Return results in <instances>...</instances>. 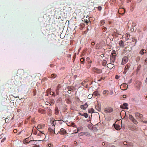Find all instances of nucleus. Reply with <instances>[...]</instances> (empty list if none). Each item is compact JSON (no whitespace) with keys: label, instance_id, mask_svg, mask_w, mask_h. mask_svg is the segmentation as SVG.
Masks as SVG:
<instances>
[{"label":"nucleus","instance_id":"1","mask_svg":"<svg viewBox=\"0 0 147 147\" xmlns=\"http://www.w3.org/2000/svg\"><path fill=\"white\" fill-rule=\"evenodd\" d=\"M142 85V82L140 81H136L135 82L134 85L137 91L140 89Z\"/></svg>","mask_w":147,"mask_h":147},{"label":"nucleus","instance_id":"2","mask_svg":"<svg viewBox=\"0 0 147 147\" xmlns=\"http://www.w3.org/2000/svg\"><path fill=\"white\" fill-rule=\"evenodd\" d=\"M116 54L115 53H112L110 55V62L114 63L116 57Z\"/></svg>","mask_w":147,"mask_h":147},{"label":"nucleus","instance_id":"3","mask_svg":"<svg viewBox=\"0 0 147 147\" xmlns=\"http://www.w3.org/2000/svg\"><path fill=\"white\" fill-rule=\"evenodd\" d=\"M135 115L136 117L138 119H140V120H142L143 118V115L139 113L136 112L135 113Z\"/></svg>","mask_w":147,"mask_h":147},{"label":"nucleus","instance_id":"4","mask_svg":"<svg viewBox=\"0 0 147 147\" xmlns=\"http://www.w3.org/2000/svg\"><path fill=\"white\" fill-rule=\"evenodd\" d=\"M113 109L111 107L105 108L104 109V111L106 113H109L113 112Z\"/></svg>","mask_w":147,"mask_h":147},{"label":"nucleus","instance_id":"5","mask_svg":"<svg viewBox=\"0 0 147 147\" xmlns=\"http://www.w3.org/2000/svg\"><path fill=\"white\" fill-rule=\"evenodd\" d=\"M58 133L61 135H65L67 133L66 130L63 128H62L60 129V130L57 133H55V134H57Z\"/></svg>","mask_w":147,"mask_h":147},{"label":"nucleus","instance_id":"6","mask_svg":"<svg viewBox=\"0 0 147 147\" xmlns=\"http://www.w3.org/2000/svg\"><path fill=\"white\" fill-rule=\"evenodd\" d=\"M92 71L97 74H99L102 72V71L101 69H99L96 67H93L92 69Z\"/></svg>","mask_w":147,"mask_h":147},{"label":"nucleus","instance_id":"7","mask_svg":"<svg viewBox=\"0 0 147 147\" xmlns=\"http://www.w3.org/2000/svg\"><path fill=\"white\" fill-rule=\"evenodd\" d=\"M128 59L126 56L123 57L122 59L121 64L122 65H124L128 61Z\"/></svg>","mask_w":147,"mask_h":147},{"label":"nucleus","instance_id":"8","mask_svg":"<svg viewBox=\"0 0 147 147\" xmlns=\"http://www.w3.org/2000/svg\"><path fill=\"white\" fill-rule=\"evenodd\" d=\"M128 87V85L126 84H122L120 86V88L123 90H126Z\"/></svg>","mask_w":147,"mask_h":147},{"label":"nucleus","instance_id":"9","mask_svg":"<svg viewBox=\"0 0 147 147\" xmlns=\"http://www.w3.org/2000/svg\"><path fill=\"white\" fill-rule=\"evenodd\" d=\"M130 129L133 131H137L138 130V129L137 127L134 125H132L130 127Z\"/></svg>","mask_w":147,"mask_h":147},{"label":"nucleus","instance_id":"10","mask_svg":"<svg viewBox=\"0 0 147 147\" xmlns=\"http://www.w3.org/2000/svg\"><path fill=\"white\" fill-rule=\"evenodd\" d=\"M45 124H39L38 125L37 128L40 131L39 129L43 128L45 127Z\"/></svg>","mask_w":147,"mask_h":147},{"label":"nucleus","instance_id":"11","mask_svg":"<svg viewBox=\"0 0 147 147\" xmlns=\"http://www.w3.org/2000/svg\"><path fill=\"white\" fill-rule=\"evenodd\" d=\"M54 128H53V127H49L48 129V131L49 132H50V133H55L54 131Z\"/></svg>","mask_w":147,"mask_h":147},{"label":"nucleus","instance_id":"12","mask_svg":"<svg viewBox=\"0 0 147 147\" xmlns=\"http://www.w3.org/2000/svg\"><path fill=\"white\" fill-rule=\"evenodd\" d=\"M119 44L120 47H123L125 46L124 42L122 40H121L119 41Z\"/></svg>","mask_w":147,"mask_h":147},{"label":"nucleus","instance_id":"13","mask_svg":"<svg viewBox=\"0 0 147 147\" xmlns=\"http://www.w3.org/2000/svg\"><path fill=\"white\" fill-rule=\"evenodd\" d=\"M88 105L87 103H85L84 105H81L80 106V108L83 109H86L88 107Z\"/></svg>","mask_w":147,"mask_h":147},{"label":"nucleus","instance_id":"14","mask_svg":"<svg viewBox=\"0 0 147 147\" xmlns=\"http://www.w3.org/2000/svg\"><path fill=\"white\" fill-rule=\"evenodd\" d=\"M113 63H108L107 65V67L108 68H112L114 67V65L112 64Z\"/></svg>","mask_w":147,"mask_h":147},{"label":"nucleus","instance_id":"15","mask_svg":"<svg viewBox=\"0 0 147 147\" xmlns=\"http://www.w3.org/2000/svg\"><path fill=\"white\" fill-rule=\"evenodd\" d=\"M39 131L40 132L39 133H38L37 134L38 136H42L44 135H45L44 133V131Z\"/></svg>","mask_w":147,"mask_h":147},{"label":"nucleus","instance_id":"16","mask_svg":"<svg viewBox=\"0 0 147 147\" xmlns=\"http://www.w3.org/2000/svg\"><path fill=\"white\" fill-rule=\"evenodd\" d=\"M146 50L142 49L140 51V54L142 55H143L144 53H146Z\"/></svg>","mask_w":147,"mask_h":147},{"label":"nucleus","instance_id":"17","mask_svg":"<svg viewBox=\"0 0 147 147\" xmlns=\"http://www.w3.org/2000/svg\"><path fill=\"white\" fill-rule=\"evenodd\" d=\"M109 93V91L108 90H104L102 92V94L104 95H107Z\"/></svg>","mask_w":147,"mask_h":147},{"label":"nucleus","instance_id":"18","mask_svg":"<svg viewBox=\"0 0 147 147\" xmlns=\"http://www.w3.org/2000/svg\"><path fill=\"white\" fill-rule=\"evenodd\" d=\"M114 127L115 128V129L117 130H119L121 129V127L120 125L117 124L115 125L114 126Z\"/></svg>","mask_w":147,"mask_h":147},{"label":"nucleus","instance_id":"19","mask_svg":"<svg viewBox=\"0 0 147 147\" xmlns=\"http://www.w3.org/2000/svg\"><path fill=\"white\" fill-rule=\"evenodd\" d=\"M93 94L95 96H100V94L97 91H96L93 92Z\"/></svg>","mask_w":147,"mask_h":147},{"label":"nucleus","instance_id":"20","mask_svg":"<svg viewBox=\"0 0 147 147\" xmlns=\"http://www.w3.org/2000/svg\"><path fill=\"white\" fill-rule=\"evenodd\" d=\"M57 76L56 74H52L50 76V78H56Z\"/></svg>","mask_w":147,"mask_h":147},{"label":"nucleus","instance_id":"21","mask_svg":"<svg viewBox=\"0 0 147 147\" xmlns=\"http://www.w3.org/2000/svg\"><path fill=\"white\" fill-rule=\"evenodd\" d=\"M86 134H87L88 135L89 134V133H88L81 132L79 134V136H82L84 135H85Z\"/></svg>","mask_w":147,"mask_h":147},{"label":"nucleus","instance_id":"22","mask_svg":"<svg viewBox=\"0 0 147 147\" xmlns=\"http://www.w3.org/2000/svg\"><path fill=\"white\" fill-rule=\"evenodd\" d=\"M131 121L133 123H134L135 125H137L138 123V122L135 118H134Z\"/></svg>","mask_w":147,"mask_h":147},{"label":"nucleus","instance_id":"23","mask_svg":"<svg viewBox=\"0 0 147 147\" xmlns=\"http://www.w3.org/2000/svg\"><path fill=\"white\" fill-rule=\"evenodd\" d=\"M131 121L133 123H134L135 125H137L138 123V122L135 118H134Z\"/></svg>","mask_w":147,"mask_h":147},{"label":"nucleus","instance_id":"24","mask_svg":"<svg viewBox=\"0 0 147 147\" xmlns=\"http://www.w3.org/2000/svg\"><path fill=\"white\" fill-rule=\"evenodd\" d=\"M56 124L55 121H53L52 123H51L52 126V127H53V128H55V125Z\"/></svg>","mask_w":147,"mask_h":147},{"label":"nucleus","instance_id":"25","mask_svg":"<svg viewBox=\"0 0 147 147\" xmlns=\"http://www.w3.org/2000/svg\"><path fill=\"white\" fill-rule=\"evenodd\" d=\"M56 124L55 121H53L52 123H51L52 126V127H53V128H55V125Z\"/></svg>","mask_w":147,"mask_h":147},{"label":"nucleus","instance_id":"26","mask_svg":"<svg viewBox=\"0 0 147 147\" xmlns=\"http://www.w3.org/2000/svg\"><path fill=\"white\" fill-rule=\"evenodd\" d=\"M88 112L90 113H93L94 112V109L93 108H91V109H89L88 110Z\"/></svg>","mask_w":147,"mask_h":147},{"label":"nucleus","instance_id":"27","mask_svg":"<svg viewBox=\"0 0 147 147\" xmlns=\"http://www.w3.org/2000/svg\"><path fill=\"white\" fill-rule=\"evenodd\" d=\"M83 129V127H80L77 128V132H76L75 133H78V131H80V130H81Z\"/></svg>","mask_w":147,"mask_h":147},{"label":"nucleus","instance_id":"28","mask_svg":"<svg viewBox=\"0 0 147 147\" xmlns=\"http://www.w3.org/2000/svg\"><path fill=\"white\" fill-rule=\"evenodd\" d=\"M107 63V61L106 60H103L102 63V65L103 66H105L106 65Z\"/></svg>","mask_w":147,"mask_h":147},{"label":"nucleus","instance_id":"29","mask_svg":"<svg viewBox=\"0 0 147 147\" xmlns=\"http://www.w3.org/2000/svg\"><path fill=\"white\" fill-rule=\"evenodd\" d=\"M132 42L135 43H134L133 44V46H135V45H136V43L137 42L135 38H133Z\"/></svg>","mask_w":147,"mask_h":147},{"label":"nucleus","instance_id":"30","mask_svg":"<svg viewBox=\"0 0 147 147\" xmlns=\"http://www.w3.org/2000/svg\"><path fill=\"white\" fill-rule=\"evenodd\" d=\"M84 60L85 59L83 57L81 58L80 59V61L81 63L84 64Z\"/></svg>","mask_w":147,"mask_h":147},{"label":"nucleus","instance_id":"31","mask_svg":"<svg viewBox=\"0 0 147 147\" xmlns=\"http://www.w3.org/2000/svg\"><path fill=\"white\" fill-rule=\"evenodd\" d=\"M129 118L131 121H132L134 118V117L131 115H129Z\"/></svg>","mask_w":147,"mask_h":147},{"label":"nucleus","instance_id":"32","mask_svg":"<svg viewBox=\"0 0 147 147\" xmlns=\"http://www.w3.org/2000/svg\"><path fill=\"white\" fill-rule=\"evenodd\" d=\"M83 116H84L86 118H87L88 117V114L86 113H84L83 114Z\"/></svg>","mask_w":147,"mask_h":147},{"label":"nucleus","instance_id":"33","mask_svg":"<svg viewBox=\"0 0 147 147\" xmlns=\"http://www.w3.org/2000/svg\"><path fill=\"white\" fill-rule=\"evenodd\" d=\"M105 22V21L104 20H102L100 21V24L101 25H103L104 24Z\"/></svg>","mask_w":147,"mask_h":147},{"label":"nucleus","instance_id":"34","mask_svg":"<svg viewBox=\"0 0 147 147\" xmlns=\"http://www.w3.org/2000/svg\"><path fill=\"white\" fill-rule=\"evenodd\" d=\"M33 94L34 96H35L36 94V91L35 89H34L33 91Z\"/></svg>","mask_w":147,"mask_h":147},{"label":"nucleus","instance_id":"35","mask_svg":"<svg viewBox=\"0 0 147 147\" xmlns=\"http://www.w3.org/2000/svg\"><path fill=\"white\" fill-rule=\"evenodd\" d=\"M105 78L104 77H101L100 79L98 80V81H101L102 80H104Z\"/></svg>","mask_w":147,"mask_h":147},{"label":"nucleus","instance_id":"36","mask_svg":"<svg viewBox=\"0 0 147 147\" xmlns=\"http://www.w3.org/2000/svg\"><path fill=\"white\" fill-rule=\"evenodd\" d=\"M32 133L35 135H36L37 134V131H34L33 129L32 131Z\"/></svg>","mask_w":147,"mask_h":147},{"label":"nucleus","instance_id":"37","mask_svg":"<svg viewBox=\"0 0 147 147\" xmlns=\"http://www.w3.org/2000/svg\"><path fill=\"white\" fill-rule=\"evenodd\" d=\"M84 21L87 24L88 23L89 21L86 19H84Z\"/></svg>","mask_w":147,"mask_h":147},{"label":"nucleus","instance_id":"38","mask_svg":"<svg viewBox=\"0 0 147 147\" xmlns=\"http://www.w3.org/2000/svg\"><path fill=\"white\" fill-rule=\"evenodd\" d=\"M67 89L68 90H72V87L71 86H68L67 87Z\"/></svg>","mask_w":147,"mask_h":147},{"label":"nucleus","instance_id":"39","mask_svg":"<svg viewBox=\"0 0 147 147\" xmlns=\"http://www.w3.org/2000/svg\"><path fill=\"white\" fill-rule=\"evenodd\" d=\"M9 118L8 117H7V118H6V119H5V122L6 123H8L9 122H10V121H9V119H8V120H7V119H8Z\"/></svg>","mask_w":147,"mask_h":147},{"label":"nucleus","instance_id":"40","mask_svg":"<svg viewBox=\"0 0 147 147\" xmlns=\"http://www.w3.org/2000/svg\"><path fill=\"white\" fill-rule=\"evenodd\" d=\"M143 118L142 120H140V121L144 123H147V121H143Z\"/></svg>","mask_w":147,"mask_h":147},{"label":"nucleus","instance_id":"41","mask_svg":"<svg viewBox=\"0 0 147 147\" xmlns=\"http://www.w3.org/2000/svg\"><path fill=\"white\" fill-rule=\"evenodd\" d=\"M59 113V111L57 109V110H55V113L56 115H57Z\"/></svg>","mask_w":147,"mask_h":147},{"label":"nucleus","instance_id":"42","mask_svg":"<svg viewBox=\"0 0 147 147\" xmlns=\"http://www.w3.org/2000/svg\"><path fill=\"white\" fill-rule=\"evenodd\" d=\"M98 10L100 11L102 9V7L101 6H98Z\"/></svg>","mask_w":147,"mask_h":147},{"label":"nucleus","instance_id":"43","mask_svg":"<svg viewBox=\"0 0 147 147\" xmlns=\"http://www.w3.org/2000/svg\"><path fill=\"white\" fill-rule=\"evenodd\" d=\"M123 105L125 107H127L128 106L127 104L126 103H124L123 104Z\"/></svg>","mask_w":147,"mask_h":147},{"label":"nucleus","instance_id":"44","mask_svg":"<svg viewBox=\"0 0 147 147\" xmlns=\"http://www.w3.org/2000/svg\"><path fill=\"white\" fill-rule=\"evenodd\" d=\"M86 61H89L90 60V58L89 57H87L86 58Z\"/></svg>","mask_w":147,"mask_h":147},{"label":"nucleus","instance_id":"45","mask_svg":"<svg viewBox=\"0 0 147 147\" xmlns=\"http://www.w3.org/2000/svg\"><path fill=\"white\" fill-rule=\"evenodd\" d=\"M144 63L145 65H146L147 64V57L146 58V59L145 60V62Z\"/></svg>","mask_w":147,"mask_h":147},{"label":"nucleus","instance_id":"46","mask_svg":"<svg viewBox=\"0 0 147 147\" xmlns=\"http://www.w3.org/2000/svg\"><path fill=\"white\" fill-rule=\"evenodd\" d=\"M92 62V61H90V62L88 63V64L89 65V68L90 67V66H91V64H90V63H91Z\"/></svg>","mask_w":147,"mask_h":147},{"label":"nucleus","instance_id":"47","mask_svg":"<svg viewBox=\"0 0 147 147\" xmlns=\"http://www.w3.org/2000/svg\"><path fill=\"white\" fill-rule=\"evenodd\" d=\"M85 51H82V53L81 55L82 56H84L85 55Z\"/></svg>","mask_w":147,"mask_h":147},{"label":"nucleus","instance_id":"48","mask_svg":"<svg viewBox=\"0 0 147 147\" xmlns=\"http://www.w3.org/2000/svg\"><path fill=\"white\" fill-rule=\"evenodd\" d=\"M115 78L116 79H118L119 78V76H118L116 75L115 76Z\"/></svg>","mask_w":147,"mask_h":147},{"label":"nucleus","instance_id":"49","mask_svg":"<svg viewBox=\"0 0 147 147\" xmlns=\"http://www.w3.org/2000/svg\"><path fill=\"white\" fill-rule=\"evenodd\" d=\"M32 147H40V146L38 145H35L34 146Z\"/></svg>","mask_w":147,"mask_h":147},{"label":"nucleus","instance_id":"50","mask_svg":"<svg viewBox=\"0 0 147 147\" xmlns=\"http://www.w3.org/2000/svg\"><path fill=\"white\" fill-rule=\"evenodd\" d=\"M113 93V92L112 91H111L110 93H109V94L110 95H112Z\"/></svg>","mask_w":147,"mask_h":147},{"label":"nucleus","instance_id":"51","mask_svg":"<svg viewBox=\"0 0 147 147\" xmlns=\"http://www.w3.org/2000/svg\"><path fill=\"white\" fill-rule=\"evenodd\" d=\"M67 92L68 93L70 94L71 93V90H68Z\"/></svg>","mask_w":147,"mask_h":147},{"label":"nucleus","instance_id":"52","mask_svg":"<svg viewBox=\"0 0 147 147\" xmlns=\"http://www.w3.org/2000/svg\"><path fill=\"white\" fill-rule=\"evenodd\" d=\"M141 65H139L137 68V69H139L140 68Z\"/></svg>","mask_w":147,"mask_h":147},{"label":"nucleus","instance_id":"53","mask_svg":"<svg viewBox=\"0 0 147 147\" xmlns=\"http://www.w3.org/2000/svg\"><path fill=\"white\" fill-rule=\"evenodd\" d=\"M76 53H75V54H74V56H73V58H74V59H75V58H76Z\"/></svg>","mask_w":147,"mask_h":147},{"label":"nucleus","instance_id":"54","mask_svg":"<svg viewBox=\"0 0 147 147\" xmlns=\"http://www.w3.org/2000/svg\"><path fill=\"white\" fill-rule=\"evenodd\" d=\"M50 94L51 95H53L54 94V93L53 92H50Z\"/></svg>","mask_w":147,"mask_h":147},{"label":"nucleus","instance_id":"55","mask_svg":"<svg viewBox=\"0 0 147 147\" xmlns=\"http://www.w3.org/2000/svg\"><path fill=\"white\" fill-rule=\"evenodd\" d=\"M109 147H115V146L114 145H111Z\"/></svg>","mask_w":147,"mask_h":147},{"label":"nucleus","instance_id":"56","mask_svg":"<svg viewBox=\"0 0 147 147\" xmlns=\"http://www.w3.org/2000/svg\"><path fill=\"white\" fill-rule=\"evenodd\" d=\"M13 132L15 133H16L17 132V130L16 129H15L13 130Z\"/></svg>","mask_w":147,"mask_h":147},{"label":"nucleus","instance_id":"57","mask_svg":"<svg viewBox=\"0 0 147 147\" xmlns=\"http://www.w3.org/2000/svg\"><path fill=\"white\" fill-rule=\"evenodd\" d=\"M91 45H95V43L94 42H92L91 43Z\"/></svg>","mask_w":147,"mask_h":147},{"label":"nucleus","instance_id":"58","mask_svg":"<svg viewBox=\"0 0 147 147\" xmlns=\"http://www.w3.org/2000/svg\"><path fill=\"white\" fill-rule=\"evenodd\" d=\"M121 9H123L124 11V13L125 12V9L124 8H120L119 9V11H120V10H121Z\"/></svg>","mask_w":147,"mask_h":147},{"label":"nucleus","instance_id":"59","mask_svg":"<svg viewBox=\"0 0 147 147\" xmlns=\"http://www.w3.org/2000/svg\"><path fill=\"white\" fill-rule=\"evenodd\" d=\"M39 112L42 113H44V111H42V112H41L40 111V110H39Z\"/></svg>","mask_w":147,"mask_h":147},{"label":"nucleus","instance_id":"60","mask_svg":"<svg viewBox=\"0 0 147 147\" xmlns=\"http://www.w3.org/2000/svg\"><path fill=\"white\" fill-rule=\"evenodd\" d=\"M78 114L80 115H81V116H83V114H82L81 113H78Z\"/></svg>","mask_w":147,"mask_h":147},{"label":"nucleus","instance_id":"61","mask_svg":"<svg viewBox=\"0 0 147 147\" xmlns=\"http://www.w3.org/2000/svg\"><path fill=\"white\" fill-rule=\"evenodd\" d=\"M126 36L127 37V38H128L129 36H130V35H128V34H126Z\"/></svg>","mask_w":147,"mask_h":147},{"label":"nucleus","instance_id":"62","mask_svg":"<svg viewBox=\"0 0 147 147\" xmlns=\"http://www.w3.org/2000/svg\"><path fill=\"white\" fill-rule=\"evenodd\" d=\"M102 145L104 146L105 145V142H103L102 143Z\"/></svg>","mask_w":147,"mask_h":147},{"label":"nucleus","instance_id":"63","mask_svg":"<svg viewBox=\"0 0 147 147\" xmlns=\"http://www.w3.org/2000/svg\"><path fill=\"white\" fill-rule=\"evenodd\" d=\"M127 144V142H124V145H126Z\"/></svg>","mask_w":147,"mask_h":147},{"label":"nucleus","instance_id":"64","mask_svg":"<svg viewBox=\"0 0 147 147\" xmlns=\"http://www.w3.org/2000/svg\"><path fill=\"white\" fill-rule=\"evenodd\" d=\"M145 82L147 84V78L146 79V80H145Z\"/></svg>","mask_w":147,"mask_h":147}]
</instances>
